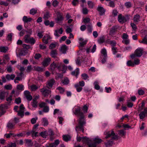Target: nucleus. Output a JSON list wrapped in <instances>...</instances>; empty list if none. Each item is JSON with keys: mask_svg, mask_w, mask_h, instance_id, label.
<instances>
[{"mask_svg": "<svg viewBox=\"0 0 147 147\" xmlns=\"http://www.w3.org/2000/svg\"><path fill=\"white\" fill-rule=\"evenodd\" d=\"M75 86L76 88L77 91L78 92H80L82 89V88L80 87L78 84H75Z\"/></svg>", "mask_w": 147, "mask_h": 147, "instance_id": "42", "label": "nucleus"}, {"mask_svg": "<svg viewBox=\"0 0 147 147\" xmlns=\"http://www.w3.org/2000/svg\"><path fill=\"white\" fill-rule=\"evenodd\" d=\"M4 106L2 105H0V116L2 115L4 113L3 111Z\"/></svg>", "mask_w": 147, "mask_h": 147, "instance_id": "36", "label": "nucleus"}, {"mask_svg": "<svg viewBox=\"0 0 147 147\" xmlns=\"http://www.w3.org/2000/svg\"><path fill=\"white\" fill-rule=\"evenodd\" d=\"M143 50L142 48L139 47L135 51L134 54L130 55V57L131 59H134L136 57H140L143 54Z\"/></svg>", "mask_w": 147, "mask_h": 147, "instance_id": "5", "label": "nucleus"}, {"mask_svg": "<svg viewBox=\"0 0 147 147\" xmlns=\"http://www.w3.org/2000/svg\"><path fill=\"white\" fill-rule=\"evenodd\" d=\"M51 39V38L50 36L47 34L42 39V41L44 43L47 44L48 43V40Z\"/></svg>", "mask_w": 147, "mask_h": 147, "instance_id": "19", "label": "nucleus"}, {"mask_svg": "<svg viewBox=\"0 0 147 147\" xmlns=\"http://www.w3.org/2000/svg\"><path fill=\"white\" fill-rule=\"evenodd\" d=\"M79 74V69L78 68H77L74 71H72L71 73L72 75L75 76L77 77V76Z\"/></svg>", "mask_w": 147, "mask_h": 147, "instance_id": "27", "label": "nucleus"}, {"mask_svg": "<svg viewBox=\"0 0 147 147\" xmlns=\"http://www.w3.org/2000/svg\"><path fill=\"white\" fill-rule=\"evenodd\" d=\"M134 66L135 65H138L140 63V60L138 59H134Z\"/></svg>", "mask_w": 147, "mask_h": 147, "instance_id": "56", "label": "nucleus"}, {"mask_svg": "<svg viewBox=\"0 0 147 147\" xmlns=\"http://www.w3.org/2000/svg\"><path fill=\"white\" fill-rule=\"evenodd\" d=\"M139 42L141 43H142L144 44L147 45V37L145 36L142 39V40H139Z\"/></svg>", "mask_w": 147, "mask_h": 147, "instance_id": "28", "label": "nucleus"}, {"mask_svg": "<svg viewBox=\"0 0 147 147\" xmlns=\"http://www.w3.org/2000/svg\"><path fill=\"white\" fill-rule=\"evenodd\" d=\"M62 114V112L61 111H60L59 109H55L54 110L53 114L55 115L57 114L58 115H61Z\"/></svg>", "mask_w": 147, "mask_h": 147, "instance_id": "38", "label": "nucleus"}, {"mask_svg": "<svg viewBox=\"0 0 147 147\" xmlns=\"http://www.w3.org/2000/svg\"><path fill=\"white\" fill-rule=\"evenodd\" d=\"M94 87L95 89L98 90L100 89V86L98 84V83L96 82H95L94 83Z\"/></svg>", "mask_w": 147, "mask_h": 147, "instance_id": "63", "label": "nucleus"}, {"mask_svg": "<svg viewBox=\"0 0 147 147\" xmlns=\"http://www.w3.org/2000/svg\"><path fill=\"white\" fill-rule=\"evenodd\" d=\"M73 112L77 117H79L78 120V125L76 126V131H82L83 133L84 132L83 126L86 124L83 113L80 111V108L78 107H75L73 108Z\"/></svg>", "mask_w": 147, "mask_h": 147, "instance_id": "1", "label": "nucleus"}, {"mask_svg": "<svg viewBox=\"0 0 147 147\" xmlns=\"http://www.w3.org/2000/svg\"><path fill=\"white\" fill-rule=\"evenodd\" d=\"M8 49L7 47L1 46L0 47V52L5 53L7 52Z\"/></svg>", "mask_w": 147, "mask_h": 147, "instance_id": "25", "label": "nucleus"}, {"mask_svg": "<svg viewBox=\"0 0 147 147\" xmlns=\"http://www.w3.org/2000/svg\"><path fill=\"white\" fill-rule=\"evenodd\" d=\"M88 4L89 7L92 8L94 5V3L91 1H89L88 2Z\"/></svg>", "mask_w": 147, "mask_h": 147, "instance_id": "55", "label": "nucleus"}, {"mask_svg": "<svg viewBox=\"0 0 147 147\" xmlns=\"http://www.w3.org/2000/svg\"><path fill=\"white\" fill-rule=\"evenodd\" d=\"M82 142L83 143H89V141H90V139L86 137H83Z\"/></svg>", "mask_w": 147, "mask_h": 147, "instance_id": "37", "label": "nucleus"}, {"mask_svg": "<svg viewBox=\"0 0 147 147\" xmlns=\"http://www.w3.org/2000/svg\"><path fill=\"white\" fill-rule=\"evenodd\" d=\"M136 24H135V23H131L130 24L131 26L132 27L133 30L135 31L137 28Z\"/></svg>", "mask_w": 147, "mask_h": 147, "instance_id": "58", "label": "nucleus"}, {"mask_svg": "<svg viewBox=\"0 0 147 147\" xmlns=\"http://www.w3.org/2000/svg\"><path fill=\"white\" fill-rule=\"evenodd\" d=\"M133 20L134 23L136 24H138L140 20V16L138 14L134 15L133 18Z\"/></svg>", "mask_w": 147, "mask_h": 147, "instance_id": "14", "label": "nucleus"}, {"mask_svg": "<svg viewBox=\"0 0 147 147\" xmlns=\"http://www.w3.org/2000/svg\"><path fill=\"white\" fill-rule=\"evenodd\" d=\"M129 15H126L125 16H123L121 14H119L118 16V20L120 23L123 24L129 19Z\"/></svg>", "mask_w": 147, "mask_h": 147, "instance_id": "6", "label": "nucleus"}, {"mask_svg": "<svg viewBox=\"0 0 147 147\" xmlns=\"http://www.w3.org/2000/svg\"><path fill=\"white\" fill-rule=\"evenodd\" d=\"M38 119L37 117L32 118L31 120V122L32 124H34L36 122V120Z\"/></svg>", "mask_w": 147, "mask_h": 147, "instance_id": "59", "label": "nucleus"}, {"mask_svg": "<svg viewBox=\"0 0 147 147\" xmlns=\"http://www.w3.org/2000/svg\"><path fill=\"white\" fill-rule=\"evenodd\" d=\"M83 22L86 24H91L90 22V19L88 18H86L84 19Z\"/></svg>", "mask_w": 147, "mask_h": 147, "instance_id": "34", "label": "nucleus"}, {"mask_svg": "<svg viewBox=\"0 0 147 147\" xmlns=\"http://www.w3.org/2000/svg\"><path fill=\"white\" fill-rule=\"evenodd\" d=\"M23 21L24 23H27L30 22L32 20V18H28L26 16H24L22 18Z\"/></svg>", "mask_w": 147, "mask_h": 147, "instance_id": "24", "label": "nucleus"}, {"mask_svg": "<svg viewBox=\"0 0 147 147\" xmlns=\"http://www.w3.org/2000/svg\"><path fill=\"white\" fill-rule=\"evenodd\" d=\"M38 125L36 124L34 125L32 130L26 133V134L28 136H29L30 134L32 135V136L33 137L34 136L36 137L37 136V134H38Z\"/></svg>", "mask_w": 147, "mask_h": 147, "instance_id": "7", "label": "nucleus"}, {"mask_svg": "<svg viewBox=\"0 0 147 147\" xmlns=\"http://www.w3.org/2000/svg\"><path fill=\"white\" fill-rule=\"evenodd\" d=\"M67 50V46L65 45H63L61 47L60 51L62 53L65 54L66 53Z\"/></svg>", "mask_w": 147, "mask_h": 147, "instance_id": "22", "label": "nucleus"}, {"mask_svg": "<svg viewBox=\"0 0 147 147\" xmlns=\"http://www.w3.org/2000/svg\"><path fill=\"white\" fill-rule=\"evenodd\" d=\"M87 26L88 31L90 32H91L92 29V24H88L87 25Z\"/></svg>", "mask_w": 147, "mask_h": 147, "instance_id": "44", "label": "nucleus"}, {"mask_svg": "<svg viewBox=\"0 0 147 147\" xmlns=\"http://www.w3.org/2000/svg\"><path fill=\"white\" fill-rule=\"evenodd\" d=\"M104 134L106 136L105 137L106 139L110 138H112L111 140L105 143V145L107 147H109L112 146L113 144V140L117 139L118 138L117 136L115 134L113 130L106 131L104 132Z\"/></svg>", "mask_w": 147, "mask_h": 147, "instance_id": "2", "label": "nucleus"}, {"mask_svg": "<svg viewBox=\"0 0 147 147\" xmlns=\"http://www.w3.org/2000/svg\"><path fill=\"white\" fill-rule=\"evenodd\" d=\"M8 95L7 93L4 91H0V100H4L5 96Z\"/></svg>", "mask_w": 147, "mask_h": 147, "instance_id": "16", "label": "nucleus"}, {"mask_svg": "<svg viewBox=\"0 0 147 147\" xmlns=\"http://www.w3.org/2000/svg\"><path fill=\"white\" fill-rule=\"evenodd\" d=\"M79 42L81 46L86 45L87 42L86 40H84V39L82 38H80L79 39Z\"/></svg>", "mask_w": 147, "mask_h": 147, "instance_id": "18", "label": "nucleus"}, {"mask_svg": "<svg viewBox=\"0 0 147 147\" xmlns=\"http://www.w3.org/2000/svg\"><path fill=\"white\" fill-rule=\"evenodd\" d=\"M82 79L84 80H87L89 77L86 74H83L81 75Z\"/></svg>", "mask_w": 147, "mask_h": 147, "instance_id": "48", "label": "nucleus"}, {"mask_svg": "<svg viewBox=\"0 0 147 147\" xmlns=\"http://www.w3.org/2000/svg\"><path fill=\"white\" fill-rule=\"evenodd\" d=\"M57 44V43L56 42L51 43L49 46V49H52L55 48L56 47Z\"/></svg>", "mask_w": 147, "mask_h": 147, "instance_id": "45", "label": "nucleus"}, {"mask_svg": "<svg viewBox=\"0 0 147 147\" xmlns=\"http://www.w3.org/2000/svg\"><path fill=\"white\" fill-rule=\"evenodd\" d=\"M37 12V10L34 9H32L30 11V13L32 15H34Z\"/></svg>", "mask_w": 147, "mask_h": 147, "instance_id": "49", "label": "nucleus"}, {"mask_svg": "<svg viewBox=\"0 0 147 147\" xmlns=\"http://www.w3.org/2000/svg\"><path fill=\"white\" fill-rule=\"evenodd\" d=\"M25 141L26 144L28 146H31L32 145L31 140L27 139L25 140Z\"/></svg>", "mask_w": 147, "mask_h": 147, "instance_id": "64", "label": "nucleus"}, {"mask_svg": "<svg viewBox=\"0 0 147 147\" xmlns=\"http://www.w3.org/2000/svg\"><path fill=\"white\" fill-rule=\"evenodd\" d=\"M125 5L127 8H129L131 6V4L130 2H127L125 3Z\"/></svg>", "mask_w": 147, "mask_h": 147, "instance_id": "60", "label": "nucleus"}, {"mask_svg": "<svg viewBox=\"0 0 147 147\" xmlns=\"http://www.w3.org/2000/svg\"><path fill=\"white\" fill-rule=\"evenodd\" d=\"M34 70L40 72L43 71L44 70V69L41 67L35 66L34 67Z\"/></svg>", "mask_w": 147, "mask_h": 147, "instance_id": "29", "label": "nucleus"}, {"mask_svg": "<svg viewBox=\"0 0 147 147\" xmlns=\"http://www.w3.org/2000/svg\"><path fill=\"white\" fill-rule=\"evenodd\" d=\"M101 53L103 55L104 57H107V52L105 49L104 48L102 49L101 50Z\"/></svg>", "mask_w": 147, "mask_h": 147, "instance_id": "41", "label": "nucleus"}, {"mask_svg": "<svg viewBox=\"0 0 147 147\" xmlns=\"http://www.w3.org/2000/svg\"><path fill=\"white\" fill-rule=\"evenodd\" d=\"M24 42L26 43H30L32 45L34 44L36 42L35 39L33 37H30V35H26L24 38Z\"/></svg>", "mask_w": 147, "mask_h": 147, "instance_id": "8", "label": "nucleus"}, {"mask_svg": "<svg viewBox=\"0 0 147 147\" xmlns=\"http://www.w3.org/2000/svg\"><path fill=\"white\" fill-rule=\"evenodd\" d=\"M127 65L128 66H134V62L131 60H129L127 61Z\"/></svg>", "mask_w": 147, "mask_h": 147, "instance_id": "43", "label": "nucleus"}, {"mask_svg": "<svg viewBox=\"0 0 147 147\" xmlns=\"http://www.w3.org/2000/svg\"><path fill=\"white\" fill-rule=\"evenodd\" d=\"M51 61V59L49 57L45 58L43 61L42 65L45 67L47 66L49 64Z\"/></svg>", "mask_w": 147, "mask_h": 147, "instance_id": "15", "label": "nucleus"}, {"mask_svg": "<svg viewBox=\"0 0 147 147\" xmlns=\"http://www.w3.org/2000/svg\"><path fill=\"white\" fill-rule=\"evenodd\" d=\"M56 68L59 71H62L63 73H65L67 69V67L62 65V63H58L56 64L54 62H53L50 65L49 69L53 71Z\"/></svg>", "mask_w": 147, "mask_h": 147, "instance_id": "3", "label": "nucleus"}, {"mask_svg": "<svg viewBox=\"0 0 147 147\" xmlns=\"http://www.w3.org/2000/svg\"><path fill=\"white\" fill-rule=\"evenodd\" d=\"M42 123L44 126H47L48 124V121L47 118L45 117L42 119Z\"/></svg>", "mask_w": 147, "mask_h": 147, "instance_id": "31", "label": "nucleus"}, {"mask_svg": "<svg viewBox=\"0 0 147 147\" xmlns=\"http://www.w3.org/2000/svg\"><path fill=\"white\" fill-rule=\"evenodd\" d=\"M139 116L141 119H143L145 117L147 116V108L144 109L143 111L140 113Z\"/></svg>", "mask_w": 147, "mask_h": 147, "instance_id": "11", "label": "nucleus"}, {"mask_svg": "<svg viewBox=\"0 0 147 147\" xmlns=\"http://www.w3.org/2000/svg\"><path fill=\"white\" fill-rule=\"evenodd\" d=\"M25 97L28 101L31 100L32 98V96L30 94V92L26 90L24 92Z\"/></svg>", "mask_w": 147, "mask_h": 147, "instance_id": "12", "label": "nucleus"}, {"mask_svg": "<svg viewBox=\"0 0 147 147\" xmlns=\"http://www.w3.org/2000/svg\"><path fill=\"white\" fill-rule=\"evenodd\" d=\"M69 79L67 78H65L61 82L64 85H67L69 83Z\"/></svg>", "mask_w": 147, "mask_h": 147, "instance_id": "35", "label": "nucleus"}, {"mask_svg": "<svg viewBox=\"0 0 147 147\" xmlns=\"http://www.w3.org/2000/svg\"><path fill=\"white\" fill-rule=\"evenodd\" d=\"M117 48L115 47H112V50L113 54L115 55L117 52Z\"/></svg>", "mask_w": 147, "mask_h": 147, "instance_id": "62", "label": "nucleus"}, {"mask_svg": "<svg viewBox=\"0 0 147 147\" xmlns=\"http://www.w3.org/2000/svg\"><path fill=\"white\" fill-rule=\"evenodd\" d=\"M57 52L56 50H52L50 53L51 56L55 58L57 55Z\"/></svg>", "mask_w": 147, "mask_h": 147, "instance_id": "33", "label": "nucleus"}, {"mask_svg": "<svg viewBox=\"0 0 147 147\" xmlns=\"http://www.w3.org/2000/svg\"><path fill=\"white\" fill-rule=\"evenodd\" d=\"M97 10L99 12V14L100 15H103L105 12L104 8L102 7L98 6L97 9Z\"/></svg>", "mask_w": 147, "mask_h": 147, "instance_id": "21", "label": "nucleus"}, {"mask_svg": "<svg viewBox=\"0 0 147 147\" xmlns=\"http://www.w3.org/2000/svg\"><path fill=\"white\" fill-rule=\"evenodd\" d=\"M63 140L65 142L70 140L71 138V136L68 135H63Z\"/></svg>", "mask_w": 147, "mask_h": 147, "instance_id": "26", "label": "nucleus"}, {"mask_svg": "<svg viewBox=\"0 0 147 147\" xmlns=\"http://www.w3.org/2000/svg\"><path fill=\"white\" fill-rule=\"evenodd\" d=\"M15 124H13L12 122L9 121L7 123V127L9 129H12L13 128Z\"/></svg>", "mask_w": 147, "mask_h": 147, "instance_id": "32", "label": "nucleus"}, {"mask_svg": "<svg viewBox=\"0 0 147 147\" xmlns=\"http://www.w3.org/2000/svg\"><path fill=\"white\" fill-rule=\"evenodd\" d=\"M92 140L94 142V143H92L89 144H95V146H96V144H99L100 143H101L102 142V140L101 139H100L99 138H93L92 139Z\"/></svg>", "mask_w": 147, "mask_h": 147, "instance_id": "23", "label": "nucleus"}, {"mask_svg": "<svg viewBox=\"0 0 147 147\" xmlns=\"http://www.w3.org/2000/svg\"><path fill=\"white\" fill-rule=\"evenodd\" d=\"M55 82V80L53 78L48 80L46 83L47 87L49 88H52Z\"/></svg>", "mask_w": 147, "mask_h": 147, "instance_id": "10", "label": "nucleus"}, {"mask_svg": "<svg viewBox=\"0 0 147 147\" xmlns=\"http://www.w3.org/2000/svg\"><path fill=\"white\" fill-rule=\"evenodd\" d=\"M67 28L66 30V33H71V32L72 31V28L69 26H67Z\"/></svg>", "mask_w": 147, "mask_h": 147, "instance_id": "61", "label": "nucleus"}, {"mask_svg": "<svg viewBox=\"0 0 147 147\" xmlns=\"http://www.w3.org/2000/svg\"><path fill=\"white\" fill-rule=\"evenodd\" d=\"M12 96L11 95L9 96L6 99V100L7 102L9 103H10L12 100Z\"/></svg>", "mask_w": 147, "mask_h": 147, "instance_id": "54", "label": "nucleus"}, {"mask_svg": "<svg viewBox=\"0 0 147 147\" xmlns=\"http://www.w3.org/2000/svg\"><path fill=\"white\" fill-rule=\"evenodd\" d=\"M13 34L12 33H11L9 34L7 37V40L9 41H11L12 40V37Z\"/></svg>", "mask_w": 147, "mask_h": 147, "instance_id": "57", "label": "nucleus"}, {"mask_svg": "<svg viewBox=\"0 0 147 147\" xmlns=\"http://www.w3.org/2000/svg\"><path fill=\"white\" fill-rule=\"evenodd\" d=\"M117 30V28L115 27H113L111 29L109 34L110 35L112 36L113 35Z\"/></svg>", "mask_w": 147, "mask_h": 147, "instance_id": "30", "label": "nucleus"}, {"mask_svg": "<svg viewBox=\"0 0 147 147\" xmlns=\"http://www.w3.org/2000/svg\"><path fill=\"white\" fill-rule=\"evenodd\" d=\"M15 77V75L14 74L11 75L7 74L5 76L6 79L9 81L11 80H13Z\"/></svg>", "mask_w": 147, "mask_h": 147, "instance_id": "20", "label": "nucleus"}, {"mask_svg": "<svg viewBox=\"0 0 147 147\" xmlns=\"http://www.w3.org/2000/svg\"><path fill=\"white\" fill-rule=\"evenodd\" d=\"M63 31V30L62 28H60L59 29L56 30L55 31L54 33V35L56 37H58L60 36V35L58 34L59 33L60 34H62Z\"/></svg>", "mask_w": 147, "mask_h": 147, "instance_id": "17", "label": "nucleus"}, {"mask_svg": "<svg viewBox=\"0 0 147 147\" xmlns=\"http://www.w3.org/2000/svg\"><path fill=\"white\" fill-rule=\"evenodd\" d=\"M17 89L19 90H24V86L22 84H19L17 86Z\"/></svg>", "mask_w": 147, "mask_h": 147, "instance_id": "46", "label": "nucleus"}, {"mask_svg": "<svg viewBox=\"0 0 147 147\" xmlns=\"http://www.w3.org/2000/svg\"><path fill=\"white\" fill-rule=\"evenodd\" d=\"M109 43L111 45L112 47H115V46L117 44L116 42L114 40L110 41Z\"/></svg>", "mask_w": 147, "mask_h": 147, "instance_id": "51", "label": "nucleus"}, {"mask_svg": "<svg viewBox=\"0 0 147 147\" xmlns=\"http://www.w3.org/2000/svg\"><path fill=\"white\" fill-rule=\"evenodd\" d=\"M40 135L43 138H46L47 135V133L46 131H42L40 133Z\"/></svg>", "mask_w": 147, "mask_h": 147, "instance_id": "39", "label": "nucleus"}, {"mask_svg": "<svg viewBox=\"0 0 147 147\" xmlns=\"http://www.w3.org/2000/svg\"><path fill=\"white\" fill-rule=\"evenodd\" d=\"M57 16L55 20L57 23L60 24L63 20V18L59 12H57Z\"/></svg>", "mask_w": 147, "mask_h": 147, "instance_id": "13", "label": "nucleus"}, {"mask_svg": "<svg viewBox=\"0 0 147 147\" xmlns=\"http://www.w3.org/2000/svg\"><path fill=\"white\" fill-rule=\"evenodd\" d=\"M38 87L35 85H33L31 86V89L32 91H34L38 89Z\"/></svg>", "mask_w": 147, "mask_h": 147, "instance_id": "53", "label": "nucleus"}, {"mask_svg": "<svg viewBox=\"0 0 147 147\" xmlns=\"http://www.w3.org/2000/svg\"><path fill=\"white\" fill-rule=\"evenodd\" d=\"M57 89L59 91L61 94H63L65 91L64 88L61 87H58L57 88Z\"/></svg>", "mask_w": 147, "mask_h": 147, "instance_id": "40", "label": "nucleus"}, {"mask_svg": "<svg viewBox=\"0 0 147 147\" xmlns=\"http://www.w3.org/2000/svg\"><path fill=\"white\" fill-rule=\"evenodd\" d=\"M119 134L121 136H125L126 134V132L123 130H121L119 131Z\"/></svg>", "mask_w": 147, "mask_h": 147, "instance_id": "52", "label": "nucleus"}, {"mask_svg": "<svg viewBox=\"0 0 147 147\" xmlns=\"http://www.w3.org/2000/svg\"><path fill=\"white\" fill-rule=\"evenodd\" d=\"M33 69V68L32 67L31 65H29L27 67L26 69V71L27 72L29 73L30 72L31 70Z\"/></svg>", "mask_w": 147, "mask_h": 147, "instance_id": "50", "label": "nucleus"}, {"mask_svg": "<svg viewBox=\"0 0 147 147\" xmlns=\"http://www.w3.org/2000/svg\"><path fill=\"white\" fill-rule=\"evenodd\" d=\"M18 106H16L14 108V110L18 112V115L20 116L21 118H22L24 116V112L25 111V107L22 104H21L19 107V110L18 111Z\"/></svg>", "mask_w": 147, "mask_h": 147, "instance_id": "4", "label": "nucleus"}, {"mask_svg": "<svg viewBox=\"0 0 147 147\" xmlns=\"http://www.w3.org/2000/svg\"><path fill=\"white\" fill-rule=\"evenodd\" d=\"M50 17V15L49 12H47L44 14L43 18L45 19H48Z\"/></svg>", "mask_w": 147, "mask_h": 147, "instance_id": "47", "label": "nucleus"}, {"mask_svg": "<svg viewBox=\"0 0 147 147\" xmlns=\"http://www.w3.org/2000/svg\"><path fill=\"white\" fill-rule=\"evenodd\" d=\"M40 92L44 96H48L51 93V91L47 89L46 88L43 87L40 89Z\"/></svg>", "mask_w": 147, "mask_h": 147, "instance_id": "9", "label": "nucleus"}]
</instances>
